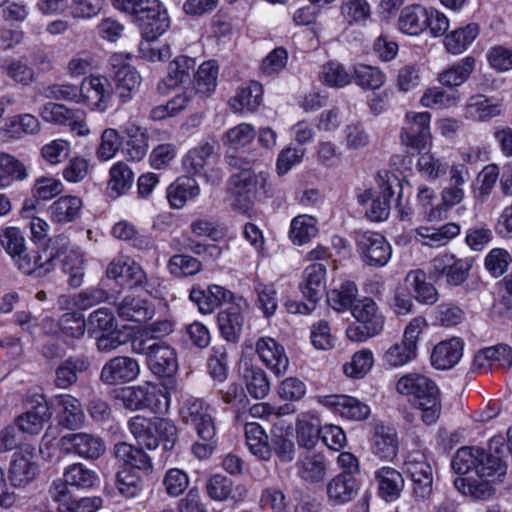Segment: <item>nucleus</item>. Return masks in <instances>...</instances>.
I'll list each match as a JSON object with an SVG mask.
<instances>
[{
  "label": "nucleus",
  "instance_id": "f257e3e1",
  "mask_svg": "<svg viewBox=\"0 0 512 512\" xmlns=\"http://www.w3.org/2000/svg\"><path fill=\"white\" fill-rule=\"evenodd\" d=\"M451 466L455 473L467 475L454 480L455 488L464 495L484 499L493 494L492 483L502 481L507 465L499 455L480 448L461 447L454 455Z\"/></svg>",
  "mask_w": 512,
  "mask_h": 512
},
{
  "label": "nucleus",
  "instance_id": "f03ea898",
  "mask_svg": "<svg viewBox=\"0 0 512 512\" xmlns=\"http://www.w3.org/2000/svg\"><path fill=\"white\" fill-rule=\"evenodd\" d=\"M398 393L408 396L410 401L422 412V420L430 425L439 418L441 404L439 389L435 382L425 375L409 373L402 376L396 384Z\"/></svg>",
  "mask_w": 512,
  "mask_h": 512
},
{
  "label": "nucleus",
  "instance_id": "7ed1b4c3",
  "mask_svg": "<svg viewBox=\"0 0 512 512\" xmlns=\"http://www.w3.org/2000/svg\"><path fill=\"white\" fill-rule=\"evenodd\" d=\"M181 412L184 421L194 427L199 438L192 445V453L199 459L209 458L218 443L210 406L201 399H190L186 401Z\"/></svg>",
  "mask_w": 512,
  "mask_h": 512
},
{
  "label": "nucleus",
  "instance_id": "20e7f679",
  "mask_svg": "<svg viewBox=\"0 0 512 512\" xmlns=\"http://www.w3.org/2000/svg\"><path fill=\"white\" fill-rule=\"evenodd\" d=\"M355 322L346 329L347 337L354 342H364L378 335L384 327V316L371 298L357 300L351 310Z\"/></svg>",
  "mask_w": 512,
  "mask_h": 512
},
{
  "label": "nucleus",
  "instance_id": "39448f33",
  "mask_svg": "<svg viewBox=\"0 0 512 512\" xmlns=\"http://www.w3.org/2000/svg\"><path fill=\"white\" fill-rule=\"evenodd\" d=\"M356 250L362 262L371 267H384L392 255V247L386 238L373 231L355 232Z\"/></svg>",
  "mask_w": 512,
  "mask_h": 512
},
{
  "label": "nucleus",
  "instance_id": "423d86ee",
  "mask_svg": "<svg viewBox=\"0 0 512 512\" xmlns=\"http://www.w3.org/2000/svg\"><path fill=\"white\" fill-rule=\"evenodd\" d=\"M141 30L142 36L152 41L161 36L170 25L166 9L159 0H145L133 15Z\"/></svg>",
  "mask_w": 512,
  "mask_h": 512
},
{
  "label": "nucleus",
  "instance_id": "0eeeda50",
  "mask_svg": "<svg viewBox=\"0 0 512 512\" xmlns=\"http://www.w3.org/2000/svg\"><path fill=\"white\" fill-rule=\"evenodd\" d=\"M425 325L424 318H414L406 327L402 341L395 343L386 351L384 355L386 363L398 367L414 359L416 357L417 341Z\"/></svg>",
  "mask_w": 512,
  "mask_h": 512
},
{
  "label": "nucleus",
  "instance_id": "6e6552de",
  "mask_svg": "<svg viewBox=\"0 0 512 512\" xmlns=\"http://www.w3.org/2000/svg\"><path fill=\"white\" fill-rule=\"evenodd\" d=\"M59 447L65 454H75L84 459H98L105 452V442L95 434L69 433L59 440Z\"/></svg>",
  "mask_w": 512,
  "mask_h": 512
},
{
  "label": "nucleus",
  "instance_id": "1a4fd4ad",
  "mask_svg": "<svg viewBox=\"0 0 512 512\" xmlns=\"http://www.w3.org/2000/svg\"><path fill=\"white\" fill-rule=\"evenodd\" d=\"M430 265V276L434 279L445 276L447 284L451 286L461 285L468 278L472 267L468 259L456 258L449 253L436 256Z\"/></svg>",
  "mask_w": 512,
  "mask_h": 512
},
{
  "label": "nucleus",
  "instance_id": "9d476101",
  "mask_svg": "<svg viewBox=\"0 0 512 512\" xmlns=\"http://www.w3.org/2000/svg\"><path fill=\"white\" fill-rule=\"evenodd\" d=\"M261 182L259 173L245 170L230 177V191L233 197L232 207L240 212H247L254 202L257 193V184Z\"/></svg>",
  "mask_w": 512,
  "mask_h": 512
},
{
  "label": "nucleus",
  "instance_id": "9b49d317",
  "mask_svg": "<svg viewBox=\"0 0 512 512\" xmlns=\"http://www.w3.org/2000/svg\"><path fill=\"white\" fill-rule=\"evenodd\" d=\"M113 89L105 77L90 76L81 83L80 103L91 110L105 112L112 101Z\"/></svg>",
  "mask_w": 512,
  "mask_h": 512
},
{
  "label": "nucleus",
  "instance_id": "f8f14e48",
  "mask_svg": "<svg viewBox=\"0 0 512 512\" xmlns=\"http://www.w3.org/2000/svg\"><path fill=\"white\" fill-rule=\"evenodd\" d=\"M140 373L138 361L129 356H115L107 361L100 372V380L106 385L125 384L135 380Z\"/></svg>",
  "mask_w": 512,
  "mask_h": 512
},
{
  "label": "nucleus",
  "instance_id": "ddd939ff",
  "mask_svg": "<svg viewBox=\"0 0 512 512\" xmlns=\"http://www.w3.org/2000/svg\"><path fill=\"white\" fill-rule=\"evenodd\" d=\"M430 118L428 112L408 113L401 132L402 143L411 149H424L430 141Z\"/></svg>",
  "mask_w": 512,
  "mask_h": 512
},
{
  "label": "nucleus",
  "instance_id": "4468645a",
  "mask_svg": "<svg viewBox=\"0 0 512 512\" xmlns=\"http://www.w3.org/2000/svg\"><path fill=\"white\" fill-rule=\"evenodd\" d=\"M57 255L54 249L46 248L41 251L21 252L13 261L17 268L27 275L45 277L56 266Z\"/></svg>",
  "mask_w": 512,
  "mask_h": 512
},
{
  "label": "nucleus",
  "instance_id": "2eb2a0df",
  "mask_svg": "<svg viewBox=\"0 0 512 512\" xmlns=\"http://www.w3.org/2000/svg\"><path fill=\"white\" fill-rule=\"evenodd\" d=\"M297 476L308 484L319 485L325 482L330 472L326 456L320 452H306L296 462Z\"/></svg>",
  "mask_w": 512,
  "mask_h": 512
},
{
  "label": "nucleus",
  "instance_id": "dca6fc26",
  "mask_svg": "<svg viewBox=\"0 0 512 512\" xmlns=\"http://www.w3.org/2000/svg\"><path fill=\"white\" fill-rule=\"evenodd\" d=\"M381 179V195L372 199L370 207L366 210V215L371 221L380 222L389 217L390 199L395 194V189H401L400 180L392 173L387 171L384 175L379 174Z\"/></svg>",
  "mask_w": 512,
  "mask_h": 512
},
{
  "label": "nucleus",
  "instance_id": "f3484780",
  "mask_svg": "<svg viewBox=\"0 0 512 512\" xmlns=\"http://www.w3.org/2000/svg\"><path fill=\"white\" fill-rule=\"evenodd\" d=\"M29 407L25 413L16 419L18 428L25 433L38 434L45 422L51 417L47 401L44 396L36 395L29 401Z\"/></svg>",
  "mask_w": 512,
  "mask_h": 512
},
{
  "label": "nucleus",
  "instance_id": "a211bd4d",
  "mask_svg": "<svg viewBox=\"0 0 512 512\" xmlns=\"http://www.w3.org/2000/svg\"><path fill=\"white\" fill-rule=\"evenodd\" d=\"M116 312L122 321L143 323L153 318L155 309L140 296L126 295L116 304Z\"/></svg>",
  "mask_w": 512,
  "mask_h": 512
},
{
  "label": "nucleus",
  "instance_id": "6ab92c4d",
  "mask_svg": "<svg viewBox=\"0 0 512 512\" xmlns=\"http://www.w3.org/2000/svg\"><path fill=\"white\" fill-rule=\"evenodd\" d=\"M256 352L260 360L277 376L284 374L289 366L284 347L273 338L262 337L256 343Z\"/></svg>",
  "mask_w": 512,
  "mask_h": 512
},
{
  "label": "nucleus",
  "instance_id": "aec40b11",
  "mask_svg": "<svg viewBox=\"0 0 512 512\" xmlns=\"http://www.w3.org/2000/svg\"><path fill=\"white\" fill-rule=\"evenodd\" d=\"M50 494L59 503V512H95L102 504L99 497L71 498L63 484L52 486Z\"/></svg>",
  "mask_w": 512,
  "mask_h": 512
},
{
  "label": "nucleus",
  "instance_id": "412c9836",
  "mask_svg": "<svg viewBox=\"0 0 512 512\" xmlns=\"http://www.w3.org/2000/svg\"><path fill=\"white\" fill-rule=\"evenodd\" d=\"M359 491V482L355 476L337 474L326 485L328 500L334 505L351 502Z\"/></svg>",
  "mask_w": 512,
  "mask_h": 512
},
{
  "label": "nucleus",
  "instance_id": "4be33fe9",
  "mask_svg": "<svg viewBox=\"0 0 512 512\" xmlns=\"http://www.w3.org/2000/svg\"><path fill=\"white\" fill-rule=\"evenodd\" d=\"M189 298L194 302L201 313H212L223 302H228L232 298V293L224 287L211 285L207 289L199 286L193 287Z\"/></svg>",
  "mask_w": 512,
  "mask_h": 512
},
{
  "label": "nucleus",
  "instance_id": "5701e85b",
  "mask_svg": "<svg viewBox=\"0 0 512 512\" xmlns=\"http://www.w3.org/2000/svg\"><path fill=\"white\" fill-rule=\"evenodd\" d=\"M399 443L397 432L387 426L376 427L371 437V452L384 461H392L398 454Z\"/></svg>",
  "mask_w": 512,
  "mask_h": 512
},
{
  "label": "nucleus",
  "instance_id": "b1692460",
  "mask_svg": "<svg viewBox=\"0 0 512 512\" xmlns=\"http://www.w3.org/2000/svg\"><path fill=\"white\" fill-rule=\"evenodd\" d=\"M149 369L159 377H171L178 371L177 355L174 348L158 342L147 361Z\"/></svg>",
  "mask_w": 512,
  "mask_h": 512
},
{
  "label": "nucleus",
  "instance_id": "393cba45",
  "mask_svg": "<svg viewBox=\"0 0 512 512\" xmlns=\"http://www.w3.org/2000/svg\"><path fill=\"white\" fill-rule=\"evenodd\" d=\"M38 473V465L29 451L15 453L9 468V480L15 487H24L32 482Z\"/></svg>",
  "mask_w": 512,
  "mask_h": 512
},
{
  "label": "nucleus",
  "instance_id": "a878e982",
  "mask_svg": "<svg viewBox=\"0 0 512 512\" xmlns=\"http://www.w3.org/2000/svg\"><path fill=\"white\" fill-rule=\"evenodd\" d=\"M326 267L322 263L308 266L303 273V282L300 285L303 296L310 303H317L326 291Z\"/></svg>",
  "mask_w": 512,
  "mask_h": 512
},
{
  "label": "nucleus",
  "instance_id": "bb28decb",
  "mask_svg": "<svg viewBox=\"0 0 512 512\" xmlns=\"http://www.w3.org/2000/svg\"><path fill=\"white\" fill-rule=\"evenodd\" d=\"M196 62L193 58L187 56L176 57L168 66V75L158 84V91L166 94L172 88L190 79V74L194 71Z\"/></svg>",
  "mask_w": 512,
  "mask_h": 512
},
{
  "label": "nucleus",
  "instance_id": "cd10ccee",
  "mask_svg": "<svg viewBox=\"0 0 512 512\" xmlns=\"http://www.w3.org/2000/svg\"><path fill=\"white\" fill-rule=\"evenodd\" d=\"M463 342L459 338H452L437 344L431 354V364L439 370L454 367L462 357Z\"/></svg>",
  "mask_w": 512,
  "mask_h": 512
},
{
  "label": "nucleus",
  "instance_id": "c85d7f7f",
  "mask_svg": "<svg viewBox=\"0 0 512 512\" xmlns=\"http://www.w3.org/2000/svg\"><path fill=\"white\" fill-rule=\"evenodd\" d=\"M375 479L378 483L379 494L386 501L397 499L404 488L402 474L392 467L384 466L376 470Z\"/></svg>",
  "mask_w": 512,
  "mask_h": 512
},
{
  "label": "nucleus",
  "instance_id": "c756f323",
  "mask_svg": "<svg viewBox=\"0 0 512 512\" xmlns=\"http://www.w3.org/2000/svg\"><path fill=\"white\" fill-rule=\"evenodd\" d=\"M90 367L89 360L84 356H71L64 360L56 369L55 384L66 389L77 382L78 374Z\"/></svg>",
  "mask_w": 512,
  "mask_h": 512
},
{
  "label": "nucleus",
  "instance_id": "7c9ffc66",
  "mask_svg": "<svg viewBox=\"0 0 512 512\" xmlns=\"http://www.w3.org/2000/svg\"><path fill=\"white\" fill-rule=\"evenodd\" d=\"M327 405L333 407L342 417L361 421L370 414V408L358 399L347 395H334L328 398Z\"/></svg>",
  "mask_w": 512,
  "mask_h": 512
},
{
  "label": "nucleus",
  "instance_id": "2f4dec72",
  "mask_svg": "<svg viewBox=\"0 0 512 512\" xmlns=\"http://www.w3.org/2000/svg\"><path fill=\"white\" fill-rule=\"evenodd\" d=\"M82 206L81 198L72 195L62 196L50 205V217L52 221L60 224L73 222L79 217Z\"/></svg>",
  "mask_w": 512,
  "mask_h": 512
},
{
  "label": "nucleus",
  "instance_id": "473e14b6",
  "mask_svg": "<svg viewBox=\"0 0 512 512\" xmlns=\"http://www.w3.org/2000/svg\"><path fill=\"white\" fill-rule=\"evenodd\" d=\"M114 81L116 95L122 102H127L137 92L141 76L134 67L123 65L115 72Z\"/></svg>",
  "mask_w": 512,
  "mask_h": 512
},
{
  "label": "nucleus",
  "instance_id": "72a5a7b5",
  "mask_svg": "<svg viewBox=\"0 0 512 512\" xmlns=\"http://www.w3.org/2000/svg\"><path fill=\"white\" fill-rule=\"evenodd\" d=\"M428 10L421 5H411L401 11L399 26L402 32L418 35L427 29Z\"/></svg>",
  "mask_w": 512,
  "mask_h": 512
},
{
  "label": "nucleus",
  "instance_id": "f704fd0d",
  "mask_svg": "<svg viewBox=\"0 0 512 512\" xmlns=\"http://www.w3.org/2000/svg\"><path fill=\"white\" fill-rule=\"evenodd\" d=\"M200 188L196 180L190 177L178 178L167 189V198L173 208H182L189 199L199 195Z\"/></svg>",
  "mask_w": 512,
  "mask_h": 512
},
{
  "label": "nucleus",
  "instance_id": "c9c22d12",
  "mask_svg": "<svg viewBox=\"0 0 512 512\" xmlns=\"http://www.w3.org/2000/svg\"><path fill=\"white\" fill-rule=\"evenodd\" d=\"M217 320L221 335L228 342L236 343L239 340L244 322V317L238 307L231 306L220 311Z\"/></svg>",
  "mask_w": 512,
  "mask_h": 512
},
{
  "label": "nucleus",
  "instance_id": "e433bc0d",
  "mask_svg": "<svg viewBox=\"0 0 512 512\" xmlns=\"http://www.w3.org/2000/svg\"><path fill=\"white\" fill-rule=\"evenodd\" d=\"M405 283L413 291L417 301L424 304H434L437 301L438 292L432 284L426 282L424 271H410L405 277Z\"/></svg>",
  "mask_w": 512,
  "mask_h": 512
},
{
  "label": "nucleus",
  "instance_id": "4c0bfd02",
  "mask_svg": "<svg viewBox=\"0 0 512 512\" xmlns=\"http://www.w3.org/2000/svg\"><path fill=\"white\" fill-rule=\"evenodd\" d=\"M155 417L147 418L136 415L128 421V428L139 444L153 450L158 447L155 435Z\"/></svg>",
  "mask_w": 512,
  "mask_h": 512
},
{
  "label": "nucleus",
  "instance_id": "58836bf2",
  "mask_svg": "<svg viewBox=\"0 0 512 512\" xmlns=\"http://www.w3.org/2000/svg\"><path fill=\"white\" fill-rule=\"evenodd\" d=\"M262 95V85L258 82H250L230 100V107L234 112L254 111L261 104Z\"/></svg>",
  "mask_w": 512,
  "mask_h": 512
},
{
  "label": "nucleus",
  "instance_id": "ea45409f",
  "mask_svg": "<svg viewBox=\"0 0 512 512\" xmlns=\"http://www.w3.org/2000/svg\"><path fill=\"white\" fill-rule=\"evenodd\" d=\"M479 34V26L476 23H469L446 35L444 45L452 54L463 53Z\"/></svg>",
  "mask_w": 512,
  "mask_h": 512
},
{
  "label": "nucleus",
  "instance_id": "a19ab883",
  "mask_svg": "<svg viewBox=\"0 0 512 512\" xmlns=\"http://www.w3.org/2000/svg\"><path fill=\"white\" fill-rule=\"evenodd\" d=\"M475 59L465 57L459 63L452 65L439 74V82L447 87H456L463 84L474 70Z\"/></svg>",
  "mask_w": 512,
  "mask_h": 512
},
{
  "label": "nucleus",
  "instance_id": "79ce46f5",
  "mask_svg": "<svg viewBox=\"0 0 512 512\" xmlns=\"http://www.w3.org/2000/svg\"><path fill=\"white\" fill-rule=\"evenodd\" d=\"M499 114V105L482 94L471 96L466 105V115L474 120L484 121Z\"/></svg>",
  "mask_w": 512,
  "mask_h": 512
},
{
  "label": "nucleus",
  "instance_id": "37998d69",
  "mask_svg": "<svg viewBox=\"0 0 512 512\" xmlns=\"http://www.w3.org/2000/svg\"><path fill=\"white\" fill-rule=\"evenodd\" d=\"M219 68L215 61L202 63L194 75V89L196 93L208 96L217 86Z\"/></svg>",
  "mask_w": 512,
  "mask_h": 512
},
{
  "label": "nucleus",
  "instance_id": "c03bdc74",
  "mask_svg": "<svg viewBox=\"0 0 512 512\" xmlns=\"http://www.w3.org/2000/svg\"><path fill=\"white\" fill-rule=\"evenodd\" d=\"M499 167L496 164L486 165L476 177V182L472 186V192L475 200L484 203L499 177Z\"/></svg>",
  "mask_w": 512,
  "mask_h": 512
},
{
  "label": "nucleus",
  "instance_id": "a18cd8bd",
  "mask_svg": "<svg viewBox=\"0 0 512 512\" xmlns=\"http://www.w3.org/2000/svg\"><path fill=\"white\" fill-rule=\"evenodd\" d=\"M358 294L357 286L352 281L343 282L339 288L327 293L328 304L336 311L352 310L355 298Z\"/></svg>",
  "mask_w": 512,
  "mask_h": 512
},
{
  "label": "nucleus",
  "instance_id": "49530a36",
  "mask_svg": "<svg viewBox=\"0 0 512 512\" xmlns=\"http://www.w3.org/2000/svg\"><path fill=\"white\" fill-rule=\"evenodd\" d=\"M61 407V424L68 429H75L84 422V413L78 399L70 396H60L57 399Z\"/></svg>",
  "mask_w": 512,
  "mask_h": 512
},
{
  "label": "nucleus",
  "instance_id": "de8ad7c7",
  "mask_svg": "<svg viewBox=\"0 0 512 512\" xmlns=\"http://www.w3.org/2000/svg\"><path fill=\"white\" fill-rule=\"evenodd\" d=\"M64 483L67 488L68 485L78 488H90L95 485L98 480L96 473L85 467L81 463H74L66 468L64 475ZM57 484L53 483V486Z\"/></svg>",
  "mask_w": 512,
  "mask_h": 512
},
{
  "label": "nucleus",
  "instance_id": "09e8293b",
  "mask_svg": "<svg viewBox=\"0 0 512 512\" xmlns=\"http://www.w3.org/2000/svg\"><path fill=\"white\" fill-rule=\"evenodd\" d=\"M109 189L120 196L129 190L134 182V173L131 168L124 162L115 163L109 171Z\"/></svg>",
  "mask_w": 512,
  "mask_h": 512
},
{
  "label": "nucleus",
  "instance_id": "8fccbe9b",
  "mask_svg": "<svg viewBox=\"0 0 512 512\" xmlns=\"http://www.w3.org/2000/svg\"><path fill=\"white\" fill-rule=\"evenodd\" d=\"M354 81L362 89L377 90L384 85L386 76L378 67L358 64L354 67Z\"/></svg>",
  "mask_w": 512,
  "mask_h": 512
},
{
  "label": "nucleus",
  "instance_id": "3c124183",
  "mask_svg": "<svg viewBox=\"0 0 512 512\" xmlns=\"http://www.w3.org/2000/svg\"><path fill=\"white\" fill-rule=\"evenodd\" d=\"M318 232L315 219L308 215H299L291 222L289 237L294 244L303 245L315 237Z\"/></svg>",
  "mask_w": 512,
  "mask_h": 512
},
{
  "label": "nucleus",
  "instance_id": "603ef678",
  "mask_svg": "<svg viewBox=\"0 0 512 512\" xmlns=\"http://www.w3.org/2000/svg\"><path fill=\"white\" fill-rule=\"evenodd\" d=\"M244 380L248 393L255 399L265 398L270 391V383L266 373L259 367L251 366L244 372Z\"/></svg>",
  "mask_w": 512,
  "mask_h": 512
},
{
  "label": "nucleus",
  "instance_id": "864d4df0",
  "mask_svg": "<svg viewBox=\"0 0 512 512\" xmlns=\"http://www.w3.org/2000/svg\"><path fill=\"white\" fill-rule=\"evenodd\" d=\"M142 389L143 409L162 412L168 408L169 400L164 386L148 382L142 385Z\"/></svg>",
  "mask_w": 512,
  "mask_h": 512
},
{
  "label": "nucleus",
  "instance_id": "5fc2aeb1",
  "mask_svg": "<svg viewBox=\"0 0 512 512\" xmlns=\"http://www.w3.org/2000/svg\"><path fill=\"white\" fill-rule=\"evenodd\" d=\"M460 101L457 91H445L440 88L428 89L421 98L425 107L443 109L456 106Z\"/></svg>",
  "mask_w": 512,
  "mask_h": 512
},
{
  "label": "nucleus",
  "instance_id": "6e6d98bb",
  "mask_svg": "<svg viewBox=\"0 0 512 512\" xmlns=\"http://www.w3.org/2000/svg\"><path fill=\"white\" fill-rule=\"evenodd\" d=\"M167 267L174 277L181 278L199 273L202 269V264L190 255L177 254L169 259Z\"/></svg>",
  "mask_w": 512,
  "mask_h": 512
},
{
  "label": "nucleus",
  "instance_id": "4d7b16f0",
  "mask_svg": "<svg viewBox=\"0 0 512 512\" xmlns=\"http://www.w3.org/2000/svg\"><path fill=\"white\" fill-rule=\"evenodd\" d=\"M321 428L317 418L299 419L296 424V437L300 446L313 448L320 438Z\"/></svg>",
  "mask_w": 512,
  "mask_h": 512
},
{
  "label": "nucleus",
  "instance_id": "13d9d810",
  "mask_svg": "<svg viewBox=\"0 0 512 512\" xmlns=\"http://www.w3.org/2000/svg\"><path fill=\"white\" fill-rule=\"evenodd\" d=\"M374 363L373 354L368 349L356 352L351 362L343 366V372L346 376L360 379L363 378L372 368Z\"/></svg>",
  "mask_w": 512,
  "mask_h": 512
},
{
  "label": "nucleus",
  "instance_id": "bf43d9fd",
  "mask_svg": "<svg viewBox=\"0 0 512 512\" xmlns=\"http://www.w3.org/2000/svg\"><path fill=\"white\" fill-rule=\"evenodd\" d=\"M122 145V137L116 129H105L100 138V144L96 149V156L100 161L112 159Z\"/></svg>",
  "mask_w": 512,
  "mask_h": 512
},
{
  "label": "nucleus",
  "instance_id": "052dcab7",
  "mask_svg": "<svg viewBox=\"0 0 512 512\" xmlns=\"http://www.w3.org/2000/svg\"><path fill=\"white\" fill-rule=\"evenodd\" d=\"M320 79L330 87H344L351 82L352 76L342 64L331 61L322 66Z\"/></svg>",
  "mask_w": 512,
  "mask_h": 512
},
{
  "label": "nucleus",
  "instance_id": "680f3d73",
  "mask_svg": "<svg viewBox=\"0 0 512 512\" xmlns=\"http://www.w3.org/2000/svg\"><path fill=\"white\" fill-rule=\"evenodd\" d=\"M254 290L257 294V305L263 311L265 317L274 315L278 307V296L274 286L256 282Z\"/></svg>",
  "mask_w": 512,
  "mask_h": 512
},
{
  "label": "nucleus",
  "instance_id": "e2e57ef3",
  "mask_svg": "<svg viewBox=\"0 0 512 512\" xmlns=\"http://www.w3.org/2000/svg\"><path fill=\"white\" fill-rule=\"evenodd\" d=\"M340 10L349 25L365 21L371 13L366 0H342Z\"/></svg>",
  "mask_w": 512,
  "mask_h": 512
},
{
  "label": "nucleus",
  "instance_id": "0e129e2a",
  "mask_svg": "<svg viewBox=\"0 0 512 512\" xmlns=\"http://www.w3.org/2000/svg\"><path fill=\"white\" fill-rule=\"evenodd\" d=\"M213 151L214 147L209 143L190 150L183 160L184 166L188 171L200 174L204 170L208 159L212 156Z\"/></svg>",
  "mask_w": 512,
  "mask_h": 512
},
{
  "label": "nucleus",
  "instance_id": "69168bd1",
  "mask_svg": "<svg viewBox=\"0 0 512 512\" xmlns=\"http://www.w3.org/2000/svg\"><path fill=\"white\" fill-rule=\"evenodd\" d=\"M63 272L68 275V284L77 288L81 285L84 276V259L76 252H69L63 259Z\"/></svg>",
  "mask_w": 512,
  "mask_h": 512
},
{
  "label": "nucleus",
  "instance_id": "338daca9",
  "mask_svg": "<svg viewBox=\"0 0 512 512\" xmlns=\"http://www.w3.org/2000/svg\"><path fill=\"white\" fill-rule=\"evenodd\" d=\"M76 110L70 109L63 104L49 102L43 106L40 116L46 122L56 125H68L73 120Z\"/></svg>",
  "mask_w": 512,
  "mask_h": 512
},
{
  "label": "nucleus",
  "instance_id": "774afa93",
  "mask_svg": "<svg viewBox=\"0 0 512 512\" xmlns=\"http://www.w3.org/2000/svg\"><path fill=\"white\" fill-rule=\"evenodd\" d=\"M162 483L170 497H178L188 488L189 477L183 470L172 468L166 472Z\"/></svg>",
  "mask_w": 512,
  "mask_h": 512
}]
</instances>
